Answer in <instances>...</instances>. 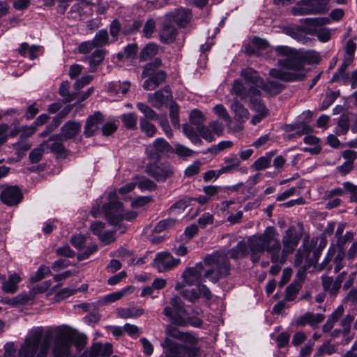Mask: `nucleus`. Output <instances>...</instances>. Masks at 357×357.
Wrapping results in <instances>:
<instances>
[{"label": "nucleus", "instance_id": "nucleus-3", "mask_svg": "<svg viewBox=\"0 0 357 357\" xmlns=\"http://www.w3.org/2000/svg\"><path fill=\"white\" fill-rule=\"evenodd\" d=\"M202 312L197 308L192 310V315L185 308L184 303L178 296L170 298L169 305L166 306L163 310V314L166 316L172 325L186 327L191 326L195 328H200L203 324L202 318L199 317Z\"/></svg>", "mask_w": 357, "mask_h": 357}, {"label": "nucleus", "instance_id": "nucleus-39", "mask_svg": "<svg viewBox=\"0 0 357 357\" xmlns=\"http://www.w3.org/2000/svg\"><path fill=\"white\" fill-rule=\"evenodd\" d=\"M105 54V51L100 49H98L93 52L91 56L89 57L90 70L91 72H95L96 70L97 66L103 61Z\"/></svg>", "mask_w": 357, "mask_h": 357}, {"label": "nucleus", "instance_id": "nucleus-15", "mask_svg": "<svg viewBox=\"0 0 357 357\" xmlns=\"http://www.w3.org/2000/svg\"><path fill=\"white\" fill-rule=\"evenodd\" d=\"M146 173L157 181H165L171 178L174 173V167L168 163L158 165H148L146 167Z\"/></svg>", "mask_w": 357, "mask_h": 357}, {"label": "nucleus", "instance_id": "nucleus-46", "mask_svg": "<svg viewBox=\"0 0 357 357\" xmlns=\"http://www.w3.org/2000/svg\"><path fill=\"white\" fill-rule=\"evenodd\" d=\"M162 66V60L160 58H155L153 61L149 62L144 66L142 73V77L151 76L152 73L157 68Z\"/></svg>", "mask_w": 357, "mask_h": 357}, {"label": "nucleus", "instance_id": "nucleus-64", "mask_svg": "<svg viewBox=\"0 0 357 357\" xmlns=\"http://www.w3.org/2000/svg\"><path fill=\"white\" fill-rule=\"evenodd\" d=\"M222 189L223 188L221 186L210 185L204 187L203 191L206 195L209 197V199H211L222 191Z\"/></svg>", "mask_w": 357, "mask_h": 357}, {"label": "nucleus", "instance_id": "nucleus-37", "mask_svg": "<svg viewBox=\"0 0 357 357\" xmlns=\"http://www.w3.org/2000/svg\"><path fill=\"white\" fill-rule=\"evenodd\" d=\"M159 47L157 44L150 43L147 44L140 52L139 58L141 61H147L154 57L158 52Z\"/></svg>", "mask_w": 357, "mask_h": 357}, {"label": "nucleus", "instance_id": "nucleus-13", "mask_svg": "<svg viewBox=\"0 0 357 357\" xmlns=\"http://www.w3.org/2000/svg\"><path fill=\"white\" fill-rule=\"evenodd\" d=\"M172 147L164 138L159 137L154 140L153 145L146 149L148 158L155 162L159 161L162 155L170 152Z\"/></svg>", "mask_w": 357, "mask_h": 357}, {"label": "nucleus", "instance_id": "nucleus-25", "mask_svg": "<svg viewBox=\"0 0 357 357\" xmlns=\"http://www.w3.org/2000/svg\"><path fill=\"white\" fill-rule=\"evenodd\" d=\"M224 162L225 163V166L220 168V173H228L231 172L234 169H237L243 173L247 174L248 169L245 167H239L241 163V160L238 158V156L235 154H232L226 157L224 159Z\"/></svg>", "mask_w": 357, "mask_h": 357}, {"label": "nucleus", "instance_id": "nucleus-2", "mask_svg": "<svg viewBox=\"0 0 357 357\" xmlns=\"http://www.w3.org/2000/svg\"><path fill=\"white\" fill-rule=\"evenodd\" d=\"M248 244L254 263L259 261L261 255L265 251L270 255L272 263L280 261L281 243L275 227H267L262 234L248 237Z\"/></svg>", "mask_w": 357, "mask_h": 357}, {"label": "nucleus", "instance_id": "nucleus-58", "mask_svg": "<svg viewBox=\"0 0 357 357\" xmlns=\"http://www.w3.org/2000/svg\"><path fill=\"white\" fill-rule=\"evenodd\" d=\"M344 257V251L339 250L333 259L335 273L339 272L345 266Z\"/></svg>", "mask_w": 357, "mask_h": 357}, {"label": "nucleus", "instance_id": "nucleus-51", "mask_svg": "<svg viewBox=\"0 0 357 357\" xmlns=\"http://www.w3.org/2000/svg\"><path fill=\"white\" fill-rule=\"evenodd\" d=\"M174 152L181 158L191 157L194 153L192 149L181 144H176L175 145Z\"/></svg>", "mask_w": 357, "mask_h": 357}, {"label": "nucleus", "instance_id": "nucleus-27", "mask_svg": "<svg viewBox=\"0 0 357 357\" xmlns=\"http://www.w3.org/2000/svg\"><path fill=\"white\" fill-rule=\"evenodd\" d=\"M240 75L247 83L250 84L249 88L254 86L259 89L263 79L259 76L258 72L252 68H246L241 70Z\"/></svg>", "mask_w": 357, "mask_h": 357}, {"label": "nucleus", "instance_id": "nucleus-1", "mask_svg": "<svg viewBox=\"0 0 357 357\" xmlns=\"http://www.w3.org/2000/svg\"><path fill=\"white\" fill-rule=\"evenodd\" d=\"M275 52L278 56L283 57L278 59V66L289 71L273 68L269 71L271 77L284 82H296L305 77V62L295 49L279 45L275 47Z\"/></svg>", "mask_w": 357, "mask_h": 357}, {"label": "nucleus", "instance_id": "nucleus-4", "mask_svg": "<svg viewBox=\"0 0 357 357\" xmlns=\"http://www.w3.org/2000/svg\"><path fill=\"white\" fill-rule=\"evenodd\" d=\"M73 344L77 351H81L86 344V337L84 335L75 337V331L68 327L59 328L53 342L52 357H75L71 351Z\"/></svg>", "mask_w": 357, "mask_h": 357}, {"label": "nucleus", "instance_id": "nucleus-36", "mask_svg": "<svg viewBox=\"0 0 357 357\" xmlns=\"http://www.w3.org/2000/svg\"><path fill=\"white\" fill-rule=\"evenodd\" d=\"M40 49L41 47L39 45H33L30 46L27 43H22L18 51L22 56L33 60L37 57L36 53L40 51Z\"/></svg>", "mask_w": 357, "mask_h": 357}, {"label": "nucleus", "instance_id": "nucleus-22", "mask_svg": "<svg viewBox=\"0 0 357 357\" xmlns=\"http://www.w3.org/2000/svg\"><path fill=\"white\" fill-rule=\"evenodd\" d=\"M165 16L167 20L176 22L178 26L185 27L190 22L192 13L188 9L180 8L167 13Z\"/></svg>", "mask_w": 357, "mask_h": 357}, {"label": "nucleus", "instance_id": "nucleus-10", "mask_svg": "<svg viewBox=\"0 0 357 357\" xmlns=\"http://www.w3.org/2000/svg\"><path fill=\"white\" fill-rule=\"evenodd\" d=\"M301 236V233L294 225L290 226L285 231L282 238L283 249L280 250V262L285 263L287 256L296 250Z\"/></svg>", "mask_w": 357, "mask_h": 357}, {"label": "nucleus", "instance_id": "nucleus-54", "mask_svg": "<svg viewBox=\"0 0 357 357\" xmlns=\"http://www.w3.org/2000/svg\"><path fill=\"white\" fill-rule=\"evenodd\" d=\"M176 326L172 324L167 325L165 329L167 335L177 340H183L185 337V334L180 331Z\"/></svg>", "mask_w": 357, "mask_h": 357}, {"label": "nucleus", "instance_id": "nucleus-57", "mask_svg": "<svg viewBox=\"0 0 357 357\" xmlns=\"http://www.w3.org/2000/svg\"><path fill=\"white\" fill-rule=\"evenodd\" d=\"M166 4L163 0H143L142 6L146 10L157 9Z\"/></svg>", "mask_w": 357, "mask_h": 357}, {"label": "nucleus", "instance_id": "nucleus-45", "mask_svg": "<svg viewBox=\"0 0 357 357\" xmlns=\"http://www.w3.org/2000/svg\"><path fill=\"white\" fill-rule=\"evenodd\" d=\"M92 41L96 47H98L107 45L109 42V37L107 30L101 29L97 32Z\"/></svg>", "mask_w": 357, "mask_h": 357}, {"label": "nucleus", "instance_id": "nucleus-32", "mask_svg": "<svg viewBox=\"0 0 357 357\" xmlns=\"http://www.w3.org/2000/svg\"><path fill=\"white\" fill-rule=\"evenodd\" d=\"M248 248H249L248 244L241 241H239L236 246L229 250L227 254L234 259L243 258L248 254Z\"/></svg>", "mask_w": 357, "mask_h": 357}, {"label": "nucleus", "instance_id": "nucleus-52", "mask_svg": "<svg viewBox=\"0 0 357 357\" xmlns=\"http://www.w3.org/2000/svg\"><path fill=\"white\" fill-rule=\"evenodd\" d=\"M342 185L345 192L350 194L349 201L357 203V185L350 181L344 182Z\"/></svg>", "mask_w": 357, "mask_h": 357}, {"label": "nucleus", "instance_id": "nucleus-14", "mask_svg": "<svg viewBox=\"0 0 357 357\" xmlns=\"http://www.w3.org/2000/svg\"><path fill=\"white\" fill-rule=\"evenodd\" d=\"M204 268L202 263H197L194 266L187 268L182 273V278L185 284L189 286L199 285L204 281Z\"/></svg>", "mask_w": 357, "mask_h": 357}, {"label": "nucleus", "instance_id": "nucleus-24", "mask_svg": "<svg viewBox=\"0 0 357 357\" xmlns=\"http://www.w3.org/2000/svg\"><path fill=\"white\" fill-rule=\"evenodd\" d=\"M177 35V29L172 24V22L167 20L165 16L162 27L160 31V38L161 42L169 44L174 41Z\"/></svg>", "mask_w": 357, "mask_h": 357}, {"label": "nucleus", "instance_id": "nucleus-47", "mask_svg": "<svg viewBox=\"0 0 357 357\" xmlns=\"http://www.w3.org/2000/svg\"><path fill=\"white\" fill-rule=\"evenodd\" d=\"M213 111L220 118H222L224 121H225L228 128H230L231 118L224 105L222 104L216 105L213 107Z\"/></svg>", "mask_w": 357, "mask_h": 357}, {"label": "nucleus", "instance_id": "nucleus-34", "mask_svg": "<svg viewBox=\"0 0 357 357\" xmlns=\"http://www.w3.org/2000/svg\"><path fill=\"white\" fill-rule=\"evenodd\" d=\"M321 284L323 289L331 296H336L340 288L333 282V277L323 275L321 276Z\"/></svg>", "mask_w": 357, "mask_h": 357}, {"label": "nucleus", "instance_id": "nucleus-35", "mask_svg": "<svg viewBox=\"0 0 357 357\" xmlns=\"http://www.w3.org/2000/svg\"><path fill=\"white\" fill-rule=\"evenodd\" d=\"M130 87V84L129 82H112L108 85V92L112 94L119 95L120 93L122 95H125L128 93Z\"/></svg>", "mask_w": 357, "mask_h": 357}, {"label": "nucleus", "instance_id": "nucleus-29", "mask_svg": "<svg viewBox=\"0 0 357 357\" xmlns=\"http://www.w3.org/2000/svg\"><path fill=\"white\" fill-rule=\"evenodd\" d=\"M144 314V309L137 306L119 307L116 309L117 317L127 319H135Z\"/></svg>", "mask_w": 357, "mask_h": 357}, {"label": "nucleus", "instance_id": "nucleus-5", "mask_svg": "<svg viewBox=\"0 0 357 357\" xmlns=\"http://www.w3.org/2000/svg\"><path fill=\"white\" fill-rule=\"evenodd\" d=\"M204 261L207 266L204 277L213 283H216L220 278L229 275L231 264L225 252H213L206 256Z\"/></svg>", "mask_w": 357, "mask_h": 357}, {"label": "nucleus", "instance_id": "nucleus-63", "mask_svg": "<svg viewBox=\"0 0 357 357\" xmlns=\"http://www.w3.org/2000/svg\"><path fill=\"white\" fill-rule=\"evenodd\" d=\"M37 128L33 124L31 126H24L17 128V132L20 134L22 138H26L35 133Z\"/></svg>", "mask_w": 357, "mask_h": 357}, {"label": "nucleus", "instance_id": "nucleus-28", "mask_svg": "<svg viewBox=\"0 0 357 357\" xmlns=\"http://www.w3.org/2000/svg\"><path fill=\"white\" fill-rule=\"evenodd\" d=\"M22 280L20 276L14 273L8 276V278L6 279V275H4V279L2 280L1 282V289L4 293L6 294H14L18 289V283Z\"/></svg>", "mask_w": 357, "mask_h": 357}, {"label": "nucleus", "instance_id": "nucleus-38", "mask_svg": "<svg viewBox=\"0 0 357 357\" xmlns=\"http://www.w3.org/2000/svg\"><path fill=\"white\" fill-rule=\"evenodd\" d=\"M337 352V347L331 344L330 341L324 342L317 349L315 357H321L324 355H332Z\"/></svg>", "mask_w": 357, "mask_h": 357}, {"label": "nucleus", "instance_id": "nucleus-16", "mask_svg": "<svg viewBox=\"0 0 357 357\" xmlns=\"http://www.w3.org/2000/svg\"><path fill=\"white\" fill-rule=\"evenodd\" d=\"M181 262L179 259L173 257L168 252H159L153 260V266L159 272H165L177 266Z\"/></svg>", "mask_w": 357, "mask_h": 357}, {"label": "nucleus", "instance_id": "nucleus-19", "mask_svg": "<svg viewBox=\"0 0 357 357\" xmlns=\"http://www.w3.org/2000/svg\"><path fill=\"white\" fill-rule=\"evenodd\" d=\"M172 98V91L169 86L148 95V100L153 107L161 109Z\"/></svg>", "mask_w": 357, "mask_h": 357}, {"label": "nucleus", "instance_id": "nucleus-48", "mask_svg": "<svg viewBox=\"0 0 357 357\" xmlns=\"http://www.w3.org/2000/svg\"><path fill=\"white\" fill-rule=\"evenodd\" d=\"M137 108L144 114V118L146 120H154L158 118V114L155 112L146 104L138 102L137 104Z\"/></svg>", "mask_w": 357, "mask_h": 357}, {"label": "nucleus", "instance_id": "nucleus-42", "mask_svg": "<svg viewBox=\"0 0 357 357\" xmlns=\"http://www.w3.org/2000/svg\"><path fill=\"white\" fill-rule=\"evenodd\" d=\"M121 119L125 128L129 130H135L137 128V116L135 113L123 114Z\"/></svg>", "mask_w": 357, "mask_h": 357}, {"label": "nucleus", "instance_id": "nucleus-18", "mask_svg": "<svg viewBox=\"0 0 357 357\" xmlns=\"http://www.w3.org/2000/svg\"><path fill=\"white\" fill-rule=\"evenodd\" d=\"M104 120V116L100 112H96L89 116L86 120L83 132L84 135L86 137L93 136L100 130V127L102 125Z\"/></svg>", "mask_w": 357, "mask_h": 357}, {"label": "nucleus", "instance_id": "nucleus-56", "mask_svg": "<svg viewBox=\"0 0 357 357\" xmlns=\"http://www.w3.org/2000/svg\"><path fill=\"white\" fill-rule=\"evenodd\" d=\"M180 294L185 300L192 303L199 298V294L196 289H183Z\"/></svg>", "mask_w": 357, "mask_h": 357}, {"label": "nucleus", "instance_id": "nucleus-8", "mask_svg": "<svg viewBox=\"0 0 357 357\" xmlns=\"http://www.w3.org/2000/svg\"><path fill=\"white\" fill-rule=\"evenodd\" d=\"M43 328L42 327L33 328L27 335L24 342L22 344L18 351L19 357H36L40 352V345L44 337Z\"/></svg>", "mask_w": 357, "mask_h": 357}, {"label": "nucleus", "instance_id": "nucleus-23", "mask_svg": "<svg viewBox=\"0 0 357 357\" xmlns=\"http://www.w3.org/2000/svg\"><path fill=\"white\" fill-rule=\"evenodd\" d=\"M43 144H45V149H50L52 153L59 157L66 155V150L62 142L61 136L59 135H53L48 140L43 142Z\"/></svg>", "mask_w": 357, "mask_h": 357}, {"label": "nucleus", "instance_id": "nucleus-44", "mask_svg": "<svg viewBox=\"0 0 357 357\" xmlns=\"http://www.w3.org/2000/svg\"><path fill=\"white\" fill-rule=\"evenodd\" d=\"M139 126L141 130L149 137H153L157 132L155 126L144 118L140 119Z\"/></svg>", "mask_w": 357, "mask_h": 357}, {"label": "nucleus", "instance_id": "nucleus-62", "mask_svg": "<svg viewBox=\"0 0 357 357\" xmlns=\"http://www.w3.org/2000/svg\"><path fill=\"white\" fill-rule=\"evenodd\" d=\"M155 31V22L153 19L148 20L144 24L142 33L143 35L149 38Z\"/></svg>", "mask_w": 357, "mask_h": 357}, {"label": "nucleus", "instance_id": "nucleus-59", "mask_svg": "<svg viewBox=\"0 0 357 357\" xmlns=\"http://www.w3.org/2000/svg\"><path fill=\"white\" fill-rule=\"evenodd\" d=\"M51 333H47L45 337L43 339V341L40 345V352L38 354L36 357H46L47 353L49 351V349L50 347V337Z\"/></svg>", "mask_w": 357, "mask_h": 357}, {"label": "nucleus", "instance_id": "nucleus-7", "mask_svg": "<svg viewBox=\"0 0 357 357\" xmlns=\"http://www.w3.org/2000/svg\"><path fill=\"white\" fill-rule=\"evenodd\" d=\"M344 311L345 308L342 304L334 309L331 314L328 315L325 324L322 326V332L324 333H329L339 321L340 328L343 332L349 337H354L351 335V332L352 324L355 320V315L350 312L344 315Z\"/></svg>", "mask_w": 357, "mask_h": 357}, {"label": "nucleus", "instance_id": "nucleus-55", "mask_svg": "<svg viewBox=\"0 0 357 357\" xmlns=\"http://www.w3.org/2000/svg\"><path fill=\"white\" fill-rule=\"evenodd\" d=\"M137 185L142 191H153L157 188V185L151 179L142 178L139 180Z\"/></svg>", "mask_w": 357, "mask_h": 357}, {"label": "nucleus", "instance_id": "nucleus-53", "mask_svg": "<svg viewBox=\"0 0 357 357\" xmlns=\"http://www.w3.org/2000/svg\"><path fill=\"white\" fill-rule=\"evenodd\" d=\"M349 128V119L347 116H341L337 122V127L336 128L337 135L346 134Z\"/></svg>", "mask_w": 357, "mask_h": 357}, {"label": "nucleus", "instance_id": "nucleus-30", "mask_svg": "<svg viewBox=\"0 0 357 357\" xmlns=\"http://www.w3.org/2000/svg\"><path fill=\"white\" fill-rule=\"evenodd\" d=\"M80 123L69 121L61 128V137L66 139L73 138L80 132Z\"/></svg>", "mask_w": 357, "mask_h": 357}, {"label": "nucleus", "instance_id": "nucleus-11", "mask_svg": "<svg viewBox=\"0 0 357 357\" xmlns=\"http://www.w3.org/2000/svg\"><path fill=\"white\" fill-rule=\"evenodd\" d=\"M327 2L324 3L317 1L314 3L311 1L304 0L297 3L296 6L291 9L294 15H305L310 14H321L327 11Z\"/></svg>", "mask_w": 357, "mask_h": 357}, {"label": "nucleus", "instance_id": "nucleus-20", "mask_svg": "<svg viewBox=\"0 0 357 357\" xmlns=\"http://www.w3.org/2000/svg\"><path fill=\"white\" fill-rule=\"evenodd\" d=\"M231 109L234 112V119L238 123V125L232 128V130L234 132H239L243 130L241 124L249 118V112L238 100H235L231 102Z\"/></svg>", "mask_w": 357, "mask_h": 357}, {"label": "nucleus", "instance_id": "nucleus-40", "mask_svg": "<svg viewBox=\"0 0 357 357\" xmlns=\"http://www.w3.org/2000/svg\"><path fill=\"white\" fill-rule=\"evenodd\" d=\"M301 288V285L298 282H293L291 283L287 288L285 291L284 295V301H293L297 296L300 289Z\"/></svg>", "mask_w": 357, "mask_h": 357}, {"label": "nucleus", "instance_id": "nucleus-33", "mask_svg": "<svg viewBox=\"0 0 357 357\" xmlns=\"http://www.w3.org/2000/svg\"><path fill=\"white\" fill-rule=\"evenodd\" d=\"M259 89H261L264 92L270 96H275L284 89V85L276 81L264 82L263 79Z\"/></svg>", "mask_w": 357, "mask_h": 357}, {"label": "nucleus", "instance_id": "nucleus-9", "mask_svg": "<svg viewBox=\"0 0 357 357\" xmlns=\"http://www.w3.org/2000/svg\"><path fill=\"white\" fill-rule=\"evenodd\" d=\"M109 202L104 205L102 210L108 222L112 225L119 226L120 233L126 231L125 227H121V222L123 220L122 204L117 200L116 192H111L108 195Z\"/></svg>", "mask_w": 357, "mask_h": 357}, {"label": "nucleus", "instance_id": "nucleus-21", "mask_svg": "<svg viewBox=\"0 0 357 357\" xmlns=\"http://www.w3.org/2000/svg\"><path fill=\"white\" fill-rule=\"evenodd\" d=\"M325 319V315L321 313L314 314L307 312L297 318L295 324L297 326H310L312 328H316Z\"/></svg>", "mask_w": 357, "mask_h": 357}, {"label": "nucleus", "instance_id": "nucleus-17", "mask_svg": "<svg viewBox=\"0 0 357 357\" xmlns=\"http://www.w3.org/2000/svg\"><path fill=\"white\" fill-rule=\"evenodd\" d=\"M23 199V195L17 186H9L1 191V201L6 205L13 206L17 205Z\"/></svg>", "mask_w": 357, "mask_h": 357}, {"label": "nucleus", "instance_id": "nucleus-41", "mask_svg": "<svg viewBox=\"0 0 357 357\" xmlns=\"http://www.w3.org/2000/svg\"><path fill=\"white\" fill-rule=\"evenodd\" d=\"M335 252V248L333 245H331L325 258L319 265V268L320 271L326 270L328 273L331 271V270L332 269V265L331 264V261H332Z\"/></svg>", "mask_w": 357, "mask_h": 357}, {"label": "nucleus", "instance_id": "nucleus-50", "mask_svg": "<svg viewBox=\"0 0 357 357\" xmlns=\"http://www.w3.org/2000/svg\"><path fill=\"white\" fill-rule=\"evenodd\" d=\"M45 144H40L39 146L32 150L29 153V159L31 163L36 164L39 162L45 152Z\"/></svg>", "mask_w": 357, "mask_h": 357}, {"label": "nucleus", "instance_id": "nucleus-6", "mask_svg": "<svg viewBox=\"0 0 357 357\" xmlns=\"http://www.w3.org/2000/svg\"><path fill=\"white\" fill-rule=\"evenodd\" d=\"M231 93L241 100L249 98V107L251 110L262 114L268 115L269 111L261 100V91L254 86L247 89L241 80L236 79L232 85Z\"/></svg>", "mask_w": 357, "mask_h": 357}, {"label": "nucleus", "instance_id": "nucleus-31", "mask_svg": "<svg viewBox=\"0 0 357 357\" xmlns=\"http://www.w3.org/2000/svg\"><path fill=\"white\" fill-rule=\"evenodd\" d=\"M274 155L275 153L273 151L267 152L264 155L256 160L250 166V168L256 171L264 170L268 168L271 166Z\"/></svg>", "mask_w": 357, "mask_h": 357}, {"label": "nucleus", "instance_id": "nucleus-12", "mask_svg": "<svg viewBox=\"0 0 357 357\" xmlns=\"http://www.w3.org/2000/svg\"><path fill=\"white\" fill-rule=\"evenodd\" d=\"M206 118L202 112L195 109L190 114V123L191 125L196 126L197 130L199 132L203 139L208 142L215 140V137L211 135L209 128L204 126Z\"/></svg>", "mask_w": 357, "mask_h": 357}, {"label": "nucleus", "instance_id": "nucleus-43", "mask_svg": "<svg viewBox=\"0 0 357 357\" xmlns=\"http://www.w3.org/2000/svg\"><path fill=\"white\" fill-rule=\"evenodd\" d=\"M169 117L172 124L176 128H180L179 106L175 102H172L169 106Z\"/></svg>", "mask_w": 357, "mask_h": 357}, {"label": "nucleus", "instance_id": "nucleus-61", "mask_svg": "<svg viewBox=\"0 0 357 357\" xmlns=\"http://www.w3.org/2000/svg\"><path fill=\"white\" fill-rule=\"evenodd\" d=\"M206 128H209L212 135H216L220 137L223 135L224 126L218 121L211 122ZM213 137H214V136Z\"/></svg>", "mask_w": 357, "mask_h": 357}, {"label": "nucleus", "instance_id": "nucleus-49", "mask_svg": "<svg viewBox=\"0 0 357 357\" xmlns=\"http://www.w3.org/2000/svg\"><path fill=\"white\" fill-rule=\"evenodd\" d=\"M51 275V270L50 267L42 265L40 266L37 271L36 272L35 275L31 278V282H37L38 281L42 280L43 278H45L47 275Z\"/></svg>", "mask_w": 357, "mask_h": 357}, {"label": "nucleus", "instance_id": "nucleus-60", "mask_svg": "<svg viewBox=\"0 0 357 357\" xmlns=\"http://www.w3.org/2000/svg\"><path fill=\"white\" fill-rule=\"evenodd\" d=\"M59 94L65 98L66 102H71L76 99L77 93L70 94L68 91V83H62L59 89Z\"/></svg>", "mask_w": 357, "mask_h": 357}, {"label": "nucleus", "instance_id": "nucleus-26", "mask_svg": "<svg viewBox=\"0 0 357 357\" xmlns=\"http://www.w3.org/2000/svg\"><path fill=\"white\" fill-rule=\"evenodd\" d=\"M88 352L89 357H109L112 353V345L109 343H105L102 344L100 342L93 343L89 350H86Z\"/></svg>", "mask_w": 357, "mask_h": 357}]
</instances>
